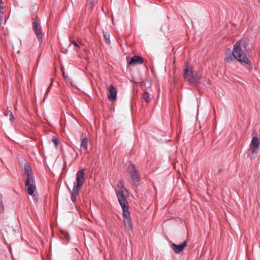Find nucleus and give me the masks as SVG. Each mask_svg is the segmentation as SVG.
<instances>
[{"instance_id": "obj_14", "label": "nucleus", "mask_w": 260, "mask_h": 260, "mask_svg": "<svg viewBox=\"0 0 260 260\" xmlns=\"http://www.w3.org/2000/svg\"><path fill=\"white\" fill-rule=\"evenodd\" d=\"M88 139L87 138H83L81 142L80 150H87Z\"/></svg>"}, {"instance_id": "obj_10", "label": "nucleus", "mask_w": 260, "mask_h": 260, "mask_svg": "<svg viewBox=\"0 0 260 260\" xmlns=\"http://www.w3.org/2000/svg\"><path fill=\"white\" fill-rule=\"evenodd\" d=\"M235 56V55L234 54V51L233 50L232 51L231 49H228L225 52L224 60L226 62L230 63L232 61L236 60Z\"/></svg>"}, {"instance_id": "obj_22", "label": "nucleus", "mask_w": 260, "mask_h": 260, "mask_svg": "<svg viewBox=\"0 0 260 260\" xmlns=\"http://www.w3.org/2000/svg\"><path fill=\"white\" fill-rule=\"evenodd\" d=\"M52 83V81L51 82L50 85H51ZM50 86H51V85H50ZM50 88V86H49V88H48V89L47 90V91H46V92L45 93V96L47 94L48 92L49 91Z\"/></svg>"}, {"instance_id": "obj_1", "label": "nucleus", "mask_w": 260, "mask_h": 260, "mask_svg": "<svg viewBox=\"0 0 260 260\" xmlns=\"http://www.w3.org/2000/svg\"><path fill=\"white\" fill-rule=\"evenodd\" d=\"M248 42L245 39H241L236 42L233 47V51L236 60L247 69H252V64L247 56V47Z\"/></svg>"}, {"instance_id": "obj_11", "label": "nucleus", "mask_w": 260, "mask_h": 260, "mask_svg": "<svg viewBox=\"0 0 260 260\" xmlns=\"http://www.w3.org/2000/svg\"><path fill=\"white\" fill-rule=\"evenodd\" d=\"M109 92L108 95V98L110 101L115 100L117 97V92L115 88L113 85H110L108 88Z\"/></svg>"}, {"instance_id": "obj_20", "label": "nucleus", "mask_w": 260, "mask_h": 260, "mask_svg": "<svg viewBox=\"0 0 260 260\" xmlns=\"http://www.w3.org/2000/svg\"><path fill=\"white\" fill-rule=\"evenodd\" d=\"M72 44L74 45V46L77 47L78 48H80V46L82 45V44L80 43H78L76 41H73L72 42Z\"/></svg>"}, {"instance_id": "obj_2", "label": "nucleus", "mask_w": 260, "mask_h": 260, "mask_svg": "<svg viewBox=\"0 0 260 260\" xmlns=\"http://www.w3.org/2000/svg\"><path fill=\"white\" fill-rule=\"evenodd\" d=\"M24 171L26 178L25 181V185L27 187V193L29 195L32 196L34 201L37 202L38 196L35 193L36 190L35 177L30 166L28 164L24 165Z\"/></svg>"}, {"instance_id": "obj_6", "label": "nucleus", "mask_w": 260, "mask_h": 260, "mask_svg": "<svg viewBox=\"0 0 260 260\" xmlns=\"http://www.w3.org/2000/svg\"><path fill=\"white\" fill-rule=\"evenodd\" d=\"M194 75L191 68L187 66L184 70L183 75L184 79L190 84L195 85L197 83V79Z\"/></svg>"}, {"instance_id": "obj_4", "label": "nucleus", "mask_w": 260, "mask_h": 260, "mask_svg": "<svg viewBox=\"0 0 260 260\" xmlns=\"http://www.w3.org/2000/svg\"><path fill=\"white\" fill-rule=\"evenodd\" d=\"M128 172L134 185L138 186L140 181V176L138 171L136 169L133 164H130L129 165Z\"/></svg>"}, {"instance_id": "obj_19", "label": "nucleus", "mask_w": 260, "mask_h": 260, "mask_svg": "<svg viewBox=\"0 0 260 260\" xmlns=\"http://www.w3.org/2000/svg\"><path fill=\"white\" fill-rule=\"evenodd\" d=\"M52 141L53 142V143H54L55 146L56 147L58 143H59V140L58 139H57L56 137H53L52 138Z\"/></svg>"}, {"instance_id": "obj_24", "label": "nucleus", "mask_w": 260, "mask_h": 260, "mask_svg": "<svg viewBox=\"0 0 260 260\" xmlns=\"http://www.w3.org/2000/svg\"><path fill=\"white\" fill-rule=\"evenodd\" d=\"M259 3L260 4V0H258Z\"/></svg>"}, {"instance_id": "obj_12", "label": "nucleus", "mask_w": 260, "mask_h": 260, "mask_svg": "<svg viewBox=\"0 0 260 260\" xmlns=\"http://www.w3.org/2000/svg\"><path fill=\"white\" fill-rule=\"evenodd\" d=\"M143 59L142 57L135 55L133 57H132L129 62V64L131 65H136V64H140L143 63Z\"/></svg>"}, {"instance_id": "obj_13", "label": "nucleus", "mask_w": 260, "mask_h": 260, "mask_svg": "<svg viewBox=\"0 0 260 260\" xmlns=\"http://www.w3.org/2000/svg\"><path fill=\"white\" fill-rule=\"evenodd\" d=\"M80 189L81 188L74 186L71 197V201L73 202H75L76 201V197L79 194Z\"/></svg>"}, {"instance_id": "obj_9", "label": "nucleus", "mask_w": 260, "mask_h": 260, "mask_svg": "<svg viewBox=\"0 0 260 260\" xmlns=\"http://www.w3.org/2000/svg\"><path fill=\"white\" fill-rule=\"evenodd\" d=\"M186 241H185L182 244L179 245H177L175 243H172L171 244V247L172 249L174 251L175 253H179L181 251H182L185 247L186 246Z\"/></svg>"}, {"instance_id": "obj_18", "label": "nucleus", "mask_w": 260, "mask_h": 260, "mask_svg": "<svg viewBox=\"0 0 260 260\" xmlns=\"http://www.w3.org/2000/svg\"><path fill=\"white\" fill-rule=\"evenodd\" d=\"M4 210V207L2 199L0 197V212L2 213Z\"/></svg>"}, {"instance_id": "obj_15", "label": "nucleus", "mask_w": 260, "mask_h": 260, "mask_svg": "<svg viewBox=\"0 0 260 260\" xmlns=\"http://www.w3.org/2000/svg\"><path fill=\"white\" fill-rule=\"evenodd\" d=\"M141 98L143 100H145L147 103L149 102L152 99L151 95L147 92H144V93H143Z\"/></svg>"}, {"instance_id": "obj_5", "label": "nucleus", "mask_w": 260, "mask_h": 260, "mask_svg": "<svg viewBox=\"0 0 260 260\" xmlns=\"http://www.w3.org/2000/svg\"><path fill=\"white\" fill-rule=\"evenodd\" d=\"M259 139L256 137H253L249 145V148L247 152L248 156L257 154L259 150Z\"/></svg>"}, {"instance_id": "obj_23", "label": "nucleus", "mask_w": 260, "mask_h": 260, "mask_svg": "<svg viewBox=\"0 0 260 260\" xmlns=\"http://www.w3.org/2000/svg\"><path fill=\"white\" fill-rule=\"evenodd\" d=\"M14 118L13 115H12V113H11V114H10V119L11 120H12Z\"/></svg>"}, {"instance_id": "obj_3", "label": "nucleus", "mask_w": 260, "mask_h": 260, "mask_svg": "<svg viewBox=\"0 0 260 260\" xmlns=\"http://www.w3.org/2000/svg\"><path fill=\"white\" fill-rule=\"evenodd\" d=\"M117 197L122 210L124 225L128 230H132L133 226L129 213L128 212L127 202L124 197L122 191H117Z\"/></svg>"}, {"instance_id": "obj_17", "label": "nucleus", "mask_w": 260, "mask_h": 260, "mask_svg": "<svg viewBox=\"0 0 260 260\" xmlns=\"http://www.w3.org/2000/svg\"><path fill=\"white\" fill-rule=\"evenodd\" d=\"M2 4V0H0V5ZM3 8L2 6H0V26L2 24V19L3 15Z\"/></svg>"}, {"instance_id": "obj_21", "label": "nucleus", "mask_w": 260, "mask_h": 260, "mask_svg": "<svg viewBox=\"0 0 260 260\" xmlns=\"http://www.w3.org/2000/svg\"><path fill=\"white\" fill-rule=\"evenodd\" d=\"M194 76L197 79V83L195 85H197L199 82V81L202 79V76L201 75H198L197 73Z\"/></svg>"}, {"instance_id": "obj_7", "label": "nucleus", "mask_w": 260, "mask_h": 260, "mask_svg": "<svg viewBox=\"0 0 260 260\" xmlns=\"http://www.w3.org/2000/svg\"><path fill=\"white\" fill-rule=\"evenodd\" d=\"M85 175L84 170H79L76 173V182H74V186L81 188L85 182Z\"/></svg>"}, {"instance_id": "obj_8", "label": "nucleus", "mask_w": 260, "mask_h": 260, "mask_svg": "<svg viewBox=\"0 0 260 260\" xmlns=\"http://www.w3.org/2000/svg\"><path fill=\"white\" fill-rule=\"evenodd\" d=\"M32 28L36 35L38 37L40 43H42L43 37L41 31V26L37 20L32 22Z\"/></svg>"}, {"instance_id": "obj_16", "label": "nucleus", "mask_w": 260, "mask_h": 260, "mask_svg": "<svg viewBox=\"0 0 260 260\" xmlns=\"http://www.w3.org/2000/svg\"><path fill=\"white\" fill-rule=\"evenodd\" d=\"M103 35L106 41V43L108 44H109L110 43L109 34L107 31H103Z\"/></svg>"}]
</instances>
